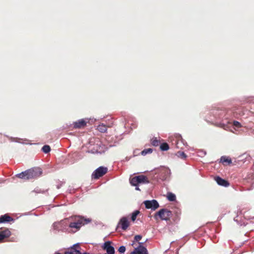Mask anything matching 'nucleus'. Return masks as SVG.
Instances as JSON below:
<instances>
[{"label": "nucleus", "instance_id": "f257e3e1", "mask_svg": "<svg viewBox=\"0 0 254 254\" xmlns=\"http://www.w3.org/2000/svg\"><path fill=\"white\" fill-rule=\"evenodd\" d=\"M69 222L67 226L68 232L74 233L79 231L81 227L91 221L90 218H85L80 215H74L65 219Z\"/></svg>", "mask_w": 254, "mask_h": 254}, {"label": "nucleus", "instance_id": "f03ea898", "mask_svg": "<svg viewBox=\"0 0 254 254\" xmlns=\"http://www.w3.org/2000/svg\"><path fill=\"white\" fill-rule=\"evenodd\" d=\"M42 173L41 169L34 168L19 173L16 175V176L22 179L29 180L39 177Z\"/></svg>", "mask_w": 254, "mask_h": 254}, {"label": "nucleus", "instance_id": "7ed1b4c3", "mask_svg": "<svg viewBox=\"0 0 254 254\" xmlns=\"http://www.w3.org/2000/svg\"><path fill=\"white\" fill-rule=\"evenodd\" d=\"M225 112L218 109L211 110L209 113V116L206 118V121L208 122L213 123L214 122L221 120L224 117Z\"/></svg>", "mask_w": 254, "mask_h": 254}, {"label": "nucleus", "instance_id": "20e7f679", "mask_svg": "<svg viewBox=\"0 0 254 254\" xmlns=\"http://www.w3.org/2000/svg\"><path fill=\"white\" fill-rule=\"evenodd\" d=\"M172 215V213L170 210L166 208H163L156 213L154 217L155 220H157L159 217L162 220L167 221Z\"/></svg>", "mask_w": 254, "mask_h": 254}, {"label": "nucleus", "instance_id": "39448f33", "mask_svg": "<svg viewBox=\"0 0 254 254\" xmlns=\"http://www.w3.org/2000/svg\"><path fill=\"white\" fill-rule=\"evenodd\" d=\"M52 229L58 232H68L67 226L64 224V220L54 223L52 225Z\"/></svg>", "mask_w": 254, "mask_h": 254}, {"label": "nucleus", "instance_id": "423d86ee", "mask_svg": "<svg viewBox=\"0 0 254 254\" xmlns=\"http://www.w3.org/2000/svg\"><path fill=\"white\" fill-rule=\"evenodd\" d=\"M108 171L106 167L100 166L96 169L92 174V179H98L104 175Z\"/></svg>", "mask_w": 254, "mask_h": 254}, {"label": "nucleus", "instance_id": "0eeeda50", "mask_svg": "<svg viewBox=\"0 0 254 254\" xmlns=\"http://www.w3.org/2000/svg\"><path fill=\"white\" fill-rule=\"evenodd\" d=\"M170 174V170L168 167H164L160 169L158 176L161 181H164L169 177Z\"/></svg>", "mask_w": 254, "mask_h": 254}, {"label": "nucleus", "instance_id": "6e6552de", "mask_svg": "<svg viewBox=\"0 0 254 254\" xmlns=\"http://www.w3.org/2000/svg\"><path fill=\"white\" fill-rule=\"evenodd\" d=\"M144 204L146 208L151 209L152 210H155L159 207L158 202L155 199L145 200L144 201Z\"/></svg>", "mask_w": 254, "mask_h": 254}, {"label": "nucleus", "instance_id": "1a4fd4ad", "mask_svg": "<svg viewBox=\"0 0 254 254\" xmlns=\"http://www.w3.org/2000/svg\"><path fill=\"white\" fill-rule=\"evenodd\" d=\"M130 254H148L147 249L143 246V243H139V246L135 248Z\"/></svg>", "mask_w": 254, "mask_h": 254}, {"label": "nucleus", "instance_id": "9d476101", "mask_svg": "<svg viewBox=\"0 0 254 254\" xmlns=\"http://www.w3.org/2000/svg\"><path fill=\"white\" fill-rule=\"evenodd\" d=\"M121 226V228L123 230H126L127 229L128 227L129 226V221L126 217H123L120 219L119 222H118L117 228L119 226Z\"/></svg>", "mask_w": 254, "mask_h": 254}, {"label": "nucleus", "instance_id": "9b49d317", "mask_svg": "<svg viewBox=\"0 0 254 254\" xmlns=\"http://www.w3.org/2000/svg\"><path fill=\"white\" fill-rule=\"evenodd\" d=\"M102 248L103 250L106 251L107 254H115V249L111 246V242L110 241L105 242Z\"/></svg>", "mask_w": 254, "mask_h": 254}, {"label": "nucleus", "instance_id": "f8f14e48", "mask_svg": "<svg viewBox=\"0 0 254 254\" xmlns=\"http://www.w3.org/2000/svg\"><path fill=\"white\" fill-rule=\"evenodd\" d=\"M80 248L78 243L75 244L72 246L70 249L64 253V254H79L80 251L79 249Z\"/></svg>", "mask_w": 254, "mask_h": 254}, {"label": "nucleus", "instance_id": "ddd939ff", "mask_svg": "<svg viewBox=\"0 0 254 254\" xmlns=\"http://www.w3.org/2000/svg\"><path fill=\"white\" fill-rule=\"evenodd\" d=\"M88 119H80L73 123V127L80 128L86 126Z\"/></svg>", "mask_w": 254, "mask_h": 254}, {"label": "nucleus", "instance_id": "4468645a", "mask_svg": "<svg viewBox=\"0 0 254 254\" xmlns=\"http://www.w3.org/2000/svg\"><path fill=\"white\" fill-rule=\"evenodd\" d=\"M14 219L9 216L7 214H5L0 216V223H5L9 222H14Z\"/></svg>", "mask_w": 254, "mask_h": 254}, {"label": "nucleus", "instance_id": "2eb2a0df", "mask_svg": "<svg viewBox=\"0 0 254 254\" xmlns=\"http://www.w3.org/2000/svg\"><path fill=\"white\" fill-rule=\"evenodd\" d=\"M10 235L11 232L7 228L1 231L0 232V243L2 242L4 239L8 238Z\"/></svg>", "mask_w": 254, "mask_h": 254}, {"label": "nucleus", "instance_id": "dca6fc26", "mask_svg": "<svg viewBox=\"0 0 254 254\" xmlns=\"http://www.w3.org/2000/svg\"><path fill=\"white\" fill-rule=\"evenodd\" d=\"M215 180L219 186H223V187H228L229 186V183L226 180L220 178V177H216L215 178Z\"/></svg>", "mask_w": 254, "mask_h": 254}, {"label": "nucleus", "instance_id": "f3484780", "mask_svg": "<svg viewBox=\"0 0 254 254\" xmlns=\"http://www.w3.org/2000/svg\"><path fill=\"white\" fill-rule=\"evenodd\" d=\"M178 141L176 142V147L177 148L183 149V146H185L187 143L183 139L182 136L179 135L177 138Z\"/></svg>", "mask_w": 254, "mask_h": 254}, {"label": "nucleus", "instance_id": "a211bd4d", "mask_svg": "<svg viewBox=\"0 0 254 254\" xmlns=\"http://www.w3.org/2000/svg\"><path fill=\"white\" fill-rule=\"evenodd\" d=\"M136 178L138 181L139 184H148L149 183V181L148 180V178L144 175H139L136 176Z\"/></svg>", "mask_w": 254, "mask_h": 254}, {"label": "nucleus", "instance_id": "6ab92c4d", "mask_svg": "<svg viewBox=\"0 0 254 254\" xmlns=\"http://www.w3.org/2000/svg\"><path fill=\"white\" fill-rule=\"evenodd\" d=\"M230 124L229 121H224L223 120H222V122L220 123V126L223 128L225 130L229 129L228 124Z\"/></svg>", "mask_w": 254, "mask_h": 254}, {"label": "nucleus", "instance_id": "aec40b11", "mask_svg": "<svg viewBox=\"0 0 254 254\" xmlns=\"http://www.w3.org/2000/svg\"><path fill=\"white\" fill-rule=\"evenodd\" d=\"M97 129L101 132H105L107 130V127L105 125L102 124L97 127Z\"/></svg>", "mask_w": 254, "mask_h": 254}, {"label": "nucleus", "instance_id": "412c9836", "mask_svg": "<svg viewBox=\"0 0 254 254\" xmlns=\"http://www.w3.org/2000/svg\"><path fill=\"white\" fill-rule=\"evenodd\" d=\"M220 162L223 163H227L229 164L232 163V160L231 158L226 156H222L220 158Z\"/></svg>", "mask_w": 254, "mask_h": 254}, {"label": "nucleus", "instance_id": "4be33fe9", "mask_svg": "<svg viewBox=\"0 0 254 254\" xmlns=\"http://www.w3.org/2000/svg\"><path fill=\"white\" fill-rule=\"evenodd\" d=\"M151 143L154 146H158L160 143V141L157 139V137H153L151 139Z\"/></svg>", "mask_w": 254, "mask_h": 254}, {"label": "nucleus", "instance_id": "5701e85b", "mask_svg": "<svg viewBox=\"0 0 254 254\" xmlns=\"http://www.w3.org/2000/svg\"><path fill=\"white\" fill-rule=\"evenodd\" d=\"M8 138L11 141L16 142L19 143H21V142L20 141L21 140H23L24 141H28L26 139H23L17 137H8Z\"/></svg>", "mask_w": 254, "mask_h": 254}, {"label": "nucleus", "instance_id": "b1692460", "mask_svg": "<svg viewBox=\"0 0 254 254\" xmlns=\"http://www.w3.org/2000/svg\"><path fill=\"white\" fill-rule=\"evenodd\" d=\"M160 148L162 151H167L169 149V146L167 143H163L160 145Z\"/></svg>", "mask_w": 254, "mask_h": 254}, {"label": "nucleus", "instance_id": "393cba45", "mask_svg": "<svg viewBox=\"0 0 254 254\" xmlns=\"http://www.w3.org/2000/svg\"><path fill=\"white\" fill-rule=\"evenodd\" d=\"M130 183L132 186H136V185L139 184L138 181L136 178V176L132 178L130 180Z\"/></svg>", "mask_w": 254, "mask_h": 254}, {"label": "nucleus", "instance_id": "a878e982", "mask_svg": "<svg viewBox=\"0 0 254 254\" xmlns=\"http://www.w3.org/2000/svg\"><path fill=\"white\" fill-rule=\"evenodd\" d=\"M153 150L151 148H147L143 150H142L141 152V154L143 156H145L148 154H150L152 152Z\"/></svg>", "mask_w": 254, "mask_h": 254}, {"label": "nucleus", "instance_id": "bb28decb", "mask_svg": "<svg viewBox=\"0 0 254 254\" xmlns=\"http://www.w3.org/2000/svg\"><path fill=\"white\" fill-rule=\"evenodd\" d=\"M167 198L169 200L173 201L176 200V195L172 192H169L167 194Z\"/></svg>", "mask_w": 254, "mask_h": 254}, {"label": "nucleus", "instance_id": "cd10ccee", "mask_svg": "<svg viewBox=\"0 0 254 254\" xmlns=\"http://www.w3.org/2000/svg\"><path fill=\"white\" fill-rule=\"evenodd\" d=\"M139 210H135L134 212H133L131 214V219L132 221H134L136 219L137 215L139 213Z\"/></svg>", "mask_w": 254, "mask_h": 254}, {"label": "nucleus", "instance_id": "c85d7f7f", "mask_svg": "<svg viewBox=\"0 0 254 254\" xmlns=\"http://www.w3.org/2000/svg\"><path fill=\"white\" fill-rule=\"evenodd\" d=\"M42 150L45 153H48L50 151L51 148L49 145H45L43 146V147L42 148Z\"/></svg>", "mask_w": 254, "mask_h": 254}, {"label": "nucleus", "instance_id": "c756f323", "mask_svg": "<svg viewBox=\"0 0 254 254\" xmlns=\"http://www.w3.org/2000/svg\"><path fill=\"white\" fill-rule=\"evenodd\" d=\"M177 155L181 158L185 159L187 157V155L184 152L178 151L177 153Z\"/></svg>", "mask_w": 254, "mask_h": 254}, {"label": "nucleus", "instance_id": "7c9ffc66", "mask_svg": "<svg viewBox=\"0 0 254 254\" xmlns=\"http://www.w3.org/2000/svg\"><path fill=\"white\" fill-rule=\"evenodd\" d=\"M142 238V236L140 235H136L134 237V241L132 243L131 245H133L134 244V242H138L139 240H140Z\"/></svg>", "mask_w": 254, "mask_h": 254}, {"label": "nucleus", "instance_id": "2f4dec72", "mask_svg": "<svg viewBox=\"0 0 254 254\" xmlns=\"http://www.w3.org/2000/svg\"><path fill=\"white\" fill-rule=\"evenodd\" d=\"M118 251L121 254L124 253L126 251V247L124 246H120L118 249Z\"/></svg>", "mask_w": 254, "mask_h": 254}, {"label": "nucleus", "instance_id": "473e14b6", "mask_svg": "<svg viewBox=\"0 0 254 254\" xmlns=\"http://www.w3.org/2000/svg\"><path fill=\"white\" fill-rule=\"evenodd\" d=\"M233 125L237 127H241V124L238 121H233Z\"/></svg>", "mask_w": 254, "mask_h": 254}, {"label": "nucleus", "instance_id": "72a5a7b5", "mask_svg": "<svg viewBox=\"0 0 254 254\" xmlns=\"http://www.w3.org/2000/svg\"><path fill=\"white\" fill-rule=\"evenodd\" d=\"M89 152H90L91 153H101L100 151H98L97 149L95 150L94 149L91 150L90 151H89Z\"/></svg>", "mask_w": 254, "mask_h": 254}, {"label": "nucleus", "instance_id": "f704fd0d", "mask_svg": "<svg viewBox=\"0 0 254 254\" xmlns=\"http://www.w3.org/2000/svg\"><path fill=\"white\" fill-rule=\"evenodd\" d=\"M36 193H44L45 191L44 190H42L40 189H36L35 190Z\"/></svg>", "mask_w": 254, "mask_h": 254}, {"label": "nucleus", "instance_id": "c9c22d12", "mask_svg": "<svg viewBox=\"0 0 254 254\" xmlns=\"http://www.w3.org/2000/svg\"><path fill=\"white\" fill-rule=\"evenodd\" d=\"M135 190H139V187L138 186V185H136V186H135Z\"/></svg>", "mask_w": 254, "mask_h": 254}, {"label": "nucleus", "instance_id": "e433bc0d", "mask_svg": "<svg viewBox=\"0 0 254 254\" xmlns=\"http://www.w3.org/2000/svg\"><path fill=\"white\" fill-rule=\"evenodd\" d=\"M129 159V158H128V157L126 158V161H128Z\"/></svg>", "mask_w": 254, "mask_h": 254}, {"label": "nucleus", "instance_id": "4c0bfd02", "mask_svg": "<svg viewBox=\"0 0 254 254\" xmlns=\"http://www.w3.org/2000/svg\"><path fill=\"white\" fill-rule=\"evenodd\" d=\"M55 254H61V253H55Z\"/></svg>", "mask_w": 254, "mask_h": 254}, {"label": "nucleus", "instance_id": "58836bf2", "mask_svg": "<svg viewBox=\"0 0 254 254\" xmlns=\"http://www.w3.org/2000/svg\"><path fill=\"white\" fill-rule=\"evenodd\" d=\"M252 177H253V179H254V175H252Z\"/></svg>", "mask_w": 254, "mask_h": 254}, {"label": "nucleus", "instance_id": "ea45409f", "mask_svg": "<svg viewBox=\"0 0 254 254\" xmlns=\"http://www.w3.org/2000/svg\"><path fill=\"white\" fill-rule=\"evenodd\" d=\"M253 135H254V130H253Z\"/></svg>", "mask_w": 254, "mask_h": 254}, {"label": "nucleus", "instance_id": "a19ab883", "mask_svg": "<svg viewBox=\"0 0 254 254\" xmlns=\"http://www.w3.org/2000/svg\"><path fill=\"white\" fill-rule=\"evenodd\" d=\"M22 143H27L25 142H23Z\"/></svg>", "mask_w": 254, "mask_h": 254}]
</instances>
